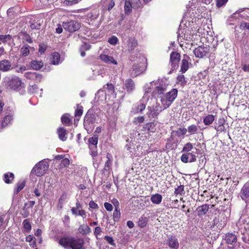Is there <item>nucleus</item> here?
<instances>
[{
	"mask_svg": "<svg viewBox=\"0 0 249 249\" xmlns=\"http://www.w3.org/2000/svg\"><path fill=\"white\" fill-rule=\"evenodd\" d=\"M104 206L107 211H111L113 210L112 205L109 203L105 202L104 203Z\"/></svg>",
	"mask_w": 249,
	"mask_h": 249,
	"instance_id": "60",
	"label": "nucleus"
},
{
	"mask_svg": "<svg viewBox=\"0 0 249 249\" xmlns=\"http://www.w3.org/2000/svg\"><path fill=\"white\" fill-rule=\"evenodd\" d=\"M30 48H31V47L27 44L22 47L20 49V53L22 55L24 56H27L30 53Z\"/></svg>",
	"mask_w": 249,
	"mask_h": 249,
	"instance_id": "30",
	"label": "nucleus"
},
{
	"mask_svg": "<svg viewBox=\"0 0 249 249\" xmlns=\"http://www.w3.org/2000/svg\"><path fill=\"white\" fill-rule=\"evenodd\" d=\"M13 120V117L11 115H8L4 117L1 124V127L3 128L6 127Z\"/></svg>",
	"mask_w": 249,
	"mask_h": 249,
	"instance_id": "25",
	"label": "nucleus"
},
{
	"mask_svg": "<svg viewBox=\"0 0 249 249\" xmlns=\"http://www.w3.org/2000/svg\"><path fill=\"white\" fill-rule=\"evenodd\" d=\"M175 193L177 195H182L184 194V186L180 185L178 186L177 188L176 189Z\"/></svg>",
	"mask_w": 249,
	"mask_h": 249,
	"instance_id": "45",
	"label": "nucleus"
},
{
	"mask_svg": "<svg viewBox=\"0 0 249 249\" xmlns=\"http://www.w3.org/2000/svg\"><path fill=\"white\" fill-rule=\"evenodd\" d=\"M177 80L178 82H181L182 84L185 83L184 76L182 74L178 75L177 77Z\"/></svg>",
	"mask_w": 249,
	"mask_h": 249,
	"instance_id": "61",
	"label": "nucleus"
},
{
	"mask_svg": "<svg viewBox=\"0 0 249 249\" xmlns=\"http://www.w3.org/2000/svg\"><path fill=\"white\" fill-rule=\"evenodd\" d=\"M100 59L108 64L117 65V62L111 56H109L105 54H101L100 55Z\"/></svg>",
	"mask_w": 249,
	"mask_h": 249,
	"instance_id": "16",
	"label": "nucleus"
},
{
	"mask_svg": "<svg viewBox=\"0 0 249 249\" xmlns=\"http://www.w3.org/2000/svg\"><path fill=\"white\" fill-rule=\"evenodd\" d=\"M147 218L145 217H140L138 221V226L141 228L145 227L147 224Z\"/></svg>",
	"mask_w": 249,
	"mask_h": 249,
	"instance_id": "35",
	"label": "nucleus"
},
{
	"mask_svg": "<svg viewBox=\"0 0 249 249\" xmlns=\"http://www.w3.org/2000/svg\"><path fill=\"white\" fill-rule=\"evenodd\" d=\"M36 72H27L25 73L24 76L29 79L35 80Z\"/></svg>",
	"mask_w": 249,
	"mask_h": 249,
	"instance_id": "39",
	"label": "nucleus"
},
{
	"mask_svg": "<svg viewBox=\"0 0 249 249\" xmlns=\"http://www.w3.org/2000/svg\"><path fill=\"white\" fill-rule=\"evenodd\" d=\"M187 132V129L185 128H179L176 132L177 135L178 137L184 135Z\"/></svg>",
	"mask_w": 249,
	"mask_h": 249,
	"instance_id": "42",
	"label": "nucleus"
},
{
	"mask_svg": "<svg viewBox=\"0 0 249 249\" xmlns=\"http://www.w3.org/2000/svg\"><path fill=\"white\" fill-rule=\"evenodd\" d=\"M25 183L24 181L18 182L16 185L17 189L15 193L16 194H18L21 190L23 189V188L25 186Z\"/></svg>",
	"mask_w": 249,
	"mask_h": 249,
	"instance_id": "38",
	"label": "nucleus"
},
{
	"mask_svg": "<svg viewBox=\"0 0 249 249\" xmlns=\"http://www.w3.org/2000/svg\"><path fill=\"white\" fill-rule=\"evenodd\" d=\"M22 224L26 231L29 232L31 231V225L28 219L24 220Z\"/></svg>",
	"mask_w": 249,
	"mask_h": 249,
	"instance_id": "33",
	"label": "nucleus"
},
{
	"mask_svg": "<svg viewBox=\"0 0 249 249\" xmlns=\"http://www.w3.org/2000/svg\"><path fill=\"white\" fill-rule=\"evenodd\" d=\"M228 1V0H217L216 5L217 7H220L222 6Z\"/></svg>",
	"mask_w": 249,
	"mask_h": 249,
	"instance_id": "59",
	"label": "nucleus"
},
{
	"mask_svg": "<svg viewBox=\"0 0 249 249\" xmlns=\"http://www.w3.org/2000/svg\"><path fill=\"white\" fill-rule=\"evenodd\" d=\"M178 90L176 89H173L171 90L166 93L165 97L172 103L176 98L178 95Z\"/></svg>",
	"mask_w": 249,
	"mask_h": 249,
	"instance_id": "17",
	"label": "nucleus"
},
{
	"mask_svg": "<svg viewBox=\"0 0 249 249\" xmlns=\"http://www.w3.org/2000/svg\"><path fill=\"white\" fill-rule=\"evenodd\" d=\"M180 59V54L177 52H172L170 54V63L173 71L178 67V63Z\"/></svg>",
	"mask_w": 249,
	"mask_h": 249,
	"instance_id": "8",
	"label": "nucleus"
},
{
	"mask_svg": "<svg viewBox=\"0 0 249 249\" xmlns=\"http://www.w3.org/2000/svg\"><path fill=\"white\" fill-rule=\"evenodd\" d=\"M162 199V196L159 194L153 195L150 198L152 202L155 204H159L161 202Z\"/></svg>",
	"mask_w": 249,
	"mask_h": 249,
	"instance_id": "23",
	"label": "nucleus"
},
{
	"mask_svg": "<svg viewBox=\"0 0 249 249\" xmlns=\"http://www.w3.org/2000/svg\"><path fill=\"white\" fill-rule=\"evenodd\" d=\"M131 8H133L131 0H125L124 4V10L126 13L130 12Z\"/></svg>",
	"mask_w": 249,
	"mask_h": 249,
	"instance_id": "34",
	"label": "nucleus"
},
{
	"mask_svg": "<svg viewBox=\"0 0 249 249\" xmlns=\"http://www.w3.org/2000/svg\"><path fill=\"white\" fill-rule=\"evenodd\" d=\"M22 212L21 213V214L23 218L27 217L30 214V212L28 208H27L25 206L22 209Z\"/></svg>",
	"mask_w": 249,
	"mask_h": 249,
	"instance_id": "41",
	"label": "nucleus"
},
{
	"mask_svg": "<svg viewBox=\"0 0 249 249\" xmlns=\"http://www.w3.org/2000/svg\"><path fill=\"white\" fill-rule=\"evenodd\" d=\"M146 69V66L143 63H135L129 70L130 75L132 77H136L142 73Z\"/></svg>",
	"mask_w": 249,
	"mask_h": 249,
	"instance_id": "5",
	"label": "nucleus"
},
{
	"mask_svg": "<svg viewBox=\"0 0 249 249\" xmlns=\"http://www.w3.org/2000/svg\"><path fill=\"white\" fill-rule=\"evenodd\" d=\"M83 114V107H82L80 108L77 109L75 111V117H80Z\"/></svg>",
	"mask_w": 249,
	"mask_h": 249,
	"instance_id": "55",
	"label": "nucleus"
},
{
	"mask_svg": "<svg viewBox=\"0 0 249 249\" xmlns=\"http://www.w3.org/2000/svg\"><path fill=\"white\" fill-rule=\"evenodd\" d=\"M160 101L161 102L162 105L164 107V109H165L168 107L172 103L171 102H170L166 97H160Z\"/></svg>",
	"mask_w": 249,
	"mask_h": 249,
	"instance_id": "31",
	"label": "nucleus"
},
{
	"mask_svg": "<svg viewBox=\"0 0 249 249\" xmlns=\"http://www.w3.org/2000/svg\"><path fill=\"white\" fill-rule=\"evenodd\" d=\"M46 49H47V47L45 44H40L39 45L38 52L40 53H43L45 52V51L46 50Z\"/></svg>",
	"mask_w": 249,
	"mask_h": 249,
	"instance_id": "54",
	"label": "nucleus"
},
{
	"mask_svg": "<svg viewBox=\"0 0 249 249\" xmlns=\"http://www.w3.org/2000/svg\"><path fill=\"white\" fill-rule=\"evenodd\" d=\"M166 79H159L156 82V86L152 92L153 96L161 97V96L166 91L167 84H166Z\"/></svg>",
	"mask_w": 249,
	"mask_h": 249,
	"instance_id": "3",
	"label": "nucleus"
},
{
	"mask_svg": "<svg viewBox=\"0 0 249 249\" xmlns=\"http://www.w3.org/2000/svg\"><path fill=\"white\" fill-rule=\"evenodd\" d=\"M119 202L116 201V204H114L115 205V210L113 213V219L115 221H117L119 220L120 216L121 213L120 212V209L119 207Z\"/></svg>",
	"mask_w": 249,
	"mask_h": 249,
	"instance_id": "21",
	"label": "nucleus"
},
{
	"mask_svg": "<svg viewBox=\"0 0 249 249\" xmlns=\"http://www.w3.org/2000/svg\"><path fill=\"white\" fill-rule=\"evenodd\" d=\"M181 160L184 163H187L190 162V159L188 158V155L187 153L183 154L181 157Z\"/></svg>",
	"mask_w": 249,
	"mask_h": 249,
	"instance_id": "49",
	"label": "nucleus"
},
{
	"mask_svg": "<svg viewBox=\"0 0 249 249\" xmlns=\"http://www.w3.org/2000/svg\"><path fill=\"white\" fill-rule=\"evenodd\" d=\"M35 204V201H29L28 202L25 203L24 204V206H25L27 208H28V209H30V208H32Z\"/></svg>",
	"mask_w": 249,
	"mask_h": 249,
	"instance_id": "57",
	"label": "nucleus"
},
{
	"mask_svg": "<svg viewBox=\"0 0 249 249\" xmlns=\"http://www.w3.org/2000/svg\"><path fill=\"white\" fill-rule=\"evenodd\" d=\"M133 8L139 7L141 6V2L140 0H131Z\"/></svg>",
	"mask_w": 249,
	"mask_h": 249,
	"instance_id": "50",
	"label": "nucleus"
},
{
	"mask_svg": "<svg viewBox=\"0 0 249 249\" xmlns=\"http://www.w3.org/2000/svg\"><path fill=\"white\" fill-rule=\"evenodd\" d=\"M225 240L228 244L232 245L237 241V238L235 234L231 233H228L226 234Z\"/></svg>",
	"mask_w": 249,
	"mask_h": 249,
	"instance_id": "18",
	"label": "nucleus"
},
{
	"mask_svg": "<svg viewBox=\"0 0 249 249\" xmlns=\"http://www.w3.org/2000/svg\"><path fill=\"white\" fill-rule=\"evenodd\" d=\"M70 164V160L67 158H65L61 161L60 166L61 168L65 167L68 166Z\"/></svg>",
	"mask_w": 249,
	"mask_h": 249,
	"instance_id": "44",
	"label": "nucleus"
},
{
	"mask_svg": "<svg viewBox=\"0 0 249 249\" xmlns=\"http://www.w3.org/2000/svg\"><path fill=\"white\" fill-rule=\"evenodd\" d=\"M80 27V23L75 20H71L69 22L63 23V27L64 29L69 32L72 33L78 31Z\"/></svg>",
	"mask_w": 249,
	"mask_h": 249,
	"instance_id": "6",
	"label": "nucleus"
},
{
	"mask_svg": "<svg viewBox=\"0 0 249 249\" xmlns=\"http://www.w3.org/2000/svg\"><path fill=\"white\" fill-rule=\"evenodd\" d=\"M240 28L241 29H244L246 28L249 30V23L246 22H242L240 25Z\"/></svg>",
	"mask_w": 249,
	"mask_h": 249,
	"instance_id": "58",
	"label": "nucleus"
},
{
	"mask_svg": "<svg viewBox=\"0 0 249 249\" xmlns=\"http://www.w3.org/2000/svg\"><path fill=\"white\" fill-rule=\"evenodd\" d=\"M240 195L241 198L244 201H247L249 199V184H246L243 186L242 188L241 189Z\"/></svg>",
	"mask_w": 249,
	"mask_h": 249,
	"instance_id": "14",
	"label": "nucleus"
},
{
	"mask_svg": "<svg viewBox=\"0 0 249 249\" xmlns=\"http://www.w3.org/2000/svg\"><path fill=\"white\" fill-rule=\"evenodd\" d=\"M79 232L82 234H86L90 232V228L87 225H81L78 229Z\"/></svg>",
	"mask_w": 249,
	"mask_h": 249,
	"instance_id": "27",
	"label": "nucleus"
},
{
	"mask_svg": "<svg viewBox=\"0 0 249 249\" xmlns=\"http://www.w3.org/2000/svg\"><path fill=\"white\" fill-rule=\"evenodd\" d=\"M12 39V36L10 35H0V41L5 43Z\"/></svg>",
	"mask_w": 249,
	"mask_h": 249,
	"instance_id": "36",
	"label": "nucleus"
},
{
	"mask_svg": "<svg viewBox=\"0 0 249 249\" xmlns=\"http://www.w3.org/2000/svg\"><path fill=\"white\" fill-rule=\"evenodd\" d=\"M148 110L149 111L147 113L148 116L149 117L152 118H157L162 110L161 107L159 105L154 107H148Z\"/></svg>",
	"mask_w": 249,
	"mask_h": 249,
	"instance_id": "11",
	"label": "nucleus"
},
{
	"mask_svg": "<svg viewBox=\"0 0 249 249\" xmlns=\"http://www.w3.org/2000/svg\"><path fill=\"white\" fill-rule=\"evenodd\" d=\"M193 148V145L191 143L188 142L186 143L185 146L183 147L182 152L188 153L190 151H191Z\"/></svg>",
	"mask_w": 249,
	"mask_h": 249,
	"instance_id": "40",
	"label": "nucleus"
},
{
	"mask_svg": "<svg viewBox=\"0 0 249 249\" xmlns=\"http://www.w3.org/2000/svg\"><path fill=\"white\" fill-rule=\"evenodd\" d=\"M209 47L207 45H202L195 48L193 52L196 57L202 58L209 53Z\"/></svg>",
	"mask_w": 249,
	"mask_h": 249,
	"instance_id": "9",
	"label": "nucleus"
},
{
	"mask_svg": "<svg viewBox=\"0 0 249 249\" xmlns=\"http://www.w3.org/2000/svg\"><path fill=\"white\" fill-rule=\"evenodd\" d=\"M118 39L115 36H112L108 39V42L111 45H115L118 42Z\"/></svg>",
	"mask_w": 249,
	"mask_h": 249,
	"instance_id": "48",
	"label": "nucleus"
},
{
	"mask_svg": "<svg viewBox=\"0 0 249 249\" xmlns=\"http://www.w3.org/2000/svg\"><path fill=\"white\" fill-rule=\"evenodd\" d=\"M89 206L90 208L94 209H96L98 208L97 204L93 201H90L89 203Z\"/></svg>",
	"mask_w": 249,
	"mask_h": 249,
	"instance_id": "62",
	"label": "nucleus"
},
{
	"mask_svg": "<svg viewBox=\"0 0 249 249\" xmlns=\"http://www.w3.org/2000/svg\"><path fill=\"white\" fill-rule=\"evenodd\" d=\"M78 2V0H66L64 1V4L69 6V5H72L73 4H75L77 3Z\"/></svg>",
	"mask_w": 249,
	"mask_h": 249,
	"instance_id": "53",
	"label": "nucleus"
},
{
	"mask_svg": "<svg viewBox=\"0 0 249 249\" xmlns=\"http://www.w3.org/2000/svg\"><path fill=\"white\" fill-rule=\"evenodd\" d=\"M13 67L10 61L4 59L0 61V71L2 72H6L12 70Z\"/></svg>",
	"mask_w": 249,
	"mask_h": 249,
	"instance_id": "12",
	"label": "nucleus"
},
{
	"mask_svg": "<svg viewBox=\"0 0 249 249\" xmlns=\"http://www.w3.org/2000/svg\"><path fill=\"white\" fill-rule=\"evenodd\" d=\"M58 243L65 249H86L84 240L82 238L64 236L59 239Z\"/></svg>",
	"mask_w": 249,
	"mask_h": 249,
	"instance_id": "1",
	"label": "nucleus"
},
{
	"mask_svg": "<svg viewBox=\"0 0 249 249\" xmlns=\"http://www.w3.org/2000/svg\"><path fill=\"white\" fill-rule=\"evenodd\" d=\"M59 138L62 141H65L67 139L66 135L67 131L63 127H60L58 128L57 131Z\"/></svg>",
	"mask_w": 249,
	"mask_h": 249,
	"instance_id": "20",
	"label": "nucleus"
},
{
	"mask_svg": "<svg viewBox=\"0 0 249 249\" xmlns=\"http://www.w3.org/2000/svg\"><path fill=\"white\" fill-rule=\"evenodd\" d=\"M168 245L170 248L175 249H178L179 247L178 243L177 241V239L175 238V236H172L169 240Z\"/></svg>",
	"mask_w": 249,
	"mask_h": 249,
	"instance_id": "24",
	"label": "nucleus"
},
{
	"mask_svg": "<svg viewBox=\"0 0 249 249\" xmlns=\"http://www.w3.org/2000/svg\"><path fill=\"white\" fill-rule=\"evenodd\" d=\"M209 209V207L208 205L205 204L201 206H199L197 208V211L198 212V215L200 216L202 215H204L207 213Z\"/></svg>",
	"mask_w": 249,
	"mask_h": 249,
	"instance_id": "22",
	"label": "nucleus"
},
{
	"mask_svg": "<svg viewBox=\"0 0 249 249\" xmlns=\"http://www.w3.org/2000/svg\"><path fill=\"white\" fill-rule=\"evenodd\" d=\"M71 120L68 117V114H64L61 117V122L63 124L69 125Z\"/></svg>",
	"mask_w": 249,
	"mask_h": 249,
	"instance_id": "37",
	"label": "nucleus"
},
{
	"mask_svg": "<svg viewBox=\"0 0 249 249\" xmlns=\"http://www.w3.org/2000/svg\"><path fill=\"white\" fill-rule=\"evenodd\" d=\"M188 158L190 159V162H194L196 160V157L195 155L191 152L187 153Z\"/></svg>",
	"mask_w": 249,
	"mask_h": 249,
	"instance_id": "52",
	"label": "nucleus"
},
{
	"mask_svg": "<svg viewBox=\"0 0 249 249\" xmlns=\"http://www.w3.org/2000/svg\"><path fill=\"white\" fill-rule=\"evenodd\" d=\"M106 86L108 91L111 94H113L114 92V86L112 84H107Z\"/></svg>",
	"mask_w": 249,
	"mask_h": 249,
	"instance_id": "51",
	"label": "nucleus"
},
{
	"mask_svg": "<svg viewBox=\"0 0 249 249\" xmlns=\"http://www.w3.org/2000/svg\"><path fill=\"white\" fill-rule=\"evenodd\" d=\"M5 82L7 87L14 90L20 87L22 83L21 79L18 77L8 78L6 79Z\"/></svg>",
	"mask_w": 249,
	"mask_h": 249,
	"instance_id": "7",
	"label": "nucleus"
},
{
	"mask_svg": "<svg viewBox=\"0 0 249 249\" xmlns=\"http://www.w3.org/2000/svg\"><path fill=\"white\" fill-rule=\"evenodd\" d=\"M51 63L53 65L58 64L60 60V55L58 53L54 52L52 54Z\"/></svg>",
	"mask_w": 249,
	"mask_h": 249,
	"instance_id": "28",
	"label": "nucleus"
},
{
	"mask_svg": "<svg viewBox=\"0 0 249 249\" xmlns=\"http://www.w3.org/2000/svg\"><path fill=\"white\" fill-rule=\"evenodd\" d=\"M30 27L32 29H39L41 27V24L38 21L34 20L31 23Z\"/></svg>",
	"mask_w": 249,
	"mask_h": 249,
	"instance_id": "43",
	"label": "nucleus"
},
{
	"mask_svg": "<svg viewBox=\"0 0 249 249\" xmlns=\"http://www.w3.org/2000/svg\"><path fill=\"white\" fill-rule=\"evenodd\" d=\"M215 120V116L209 114L203 118V123L205 125L211 124Z\"/></svg>",
	"mask_w": 249,
	"mask_h": 249,
	"instance_id": "26",
	"label": "nucleus"
},
{
	"mask_svg": "<svg viewBox=\"0 0 249 249\" xmlns=\"http://www.w3.org/2000/svg\"><path fill=\"white\" fill-rule=\"evenodd\" d=\"M101 232V229L100 227H96L95 228L94 231V234L96 236H97L98 235L100 234Z\"/></svg>",
	"mask_w": 249,
	"mask_h": 249,
	"instance_id": "64",
	"label": "nucleus"
},
{
	"mask_svg": "<svg viewBox=\"0 0 249 249\" xmlns=\"http://www.w3.org/2000/svg\"><path fill=\"white\" fill-rule=\"evenodd\" d=\"M145 105L143 103H141L140 105L138 106L136 108V112H142L143 110H144L145 108Z\"/></svg>",
	"mask_w": 249,
	"mask_h": 249,
	"instance_id": "46",
	"label": "nucleus"
},
{
	"mask_svg": "<svg viewBox=\"0 0 249 249\" xmlns=\"http://www.w3.org/2000/svg\"><path fill=\"white\" fill-rule=\"evenodd\" d=\"M96 120V115L93 111L89 110L84 117V126L88 133L92 132L94 128Z\"/></svg>",
	"mask_w": 249,
	"mask_h": 249,
	"instance_id": "2",
	"label": "nucleus"
},
{
	"mask_svg": "<svg viewBox=\"0 0 249 249\" xmlns=\"http://www.w3.org/2000/svg\"><path fill=\"white\" fill-rule=\"evenodd\" d=\"M190 57L186 54H184L181 60L180 71L182 73H185L189 69V60Z\"/></svg>",
	"mask_w": 249,
	"mask_h": 249,
	"instance_id": "13",
	"label": "nucleus"
},
{
	"mask_svg": "<svg viewBox=\"0 0 249 249\" xmlns=\"http://www.w3.org/2000/svg\"><path fill=\"white\" fill-rule=\"evenodd\" d=\"M98 136L94 135L89 140V148L91 150L92 155L95 157L97 155V144L98 143Z\"/></svg>",
	"mask_w": 249,
	"mask_h": 249,
	"instance_id": "10",
	"label": "nucleus"
},
{
	"mask_svg": "<svg viewBox=\"0 0 249 249\" xmlns=\"http://www.w3.org/2000/svg\"><path fill=\"white\" fill-rule=\"evenodd\" d=\"M198 130V127L196 125L192 124L188 127L187 131L191 134L193 135L196 133Z\"/></svg>",
	"mask_w": 249,
	"mask_h": 249,
	"instance_id": "29",
	"label": "nucleus"
},
{
	"mask_svg": "<svg viewBox=\"0 0 249 249\" xmlns=\"http://www.w3.org/2000/svg\"><path fill=\"white\" fill-rule=\"evenodd\" d=\"M130 42L128 44V47H129V51H132L134 50V49L137 46V43L134 40H129Z\"/></svg>",
	"mask_w": 249,
	"mask_h": 249,
	"instance_id": "47",
	"label": "nucleus"
},
{
	"mask_svg": "<svg viewBox=\"0 0 249 249\" xmlns=\"http://www.w3.org/2000/svg\"><path fill=\"white\" fill-rule=\"evenodd\" d=\"M66 197V196L65 195H62L61 196L59 199V204L60 205L61 208L62 207L63 202L65 200Z\"/></svg>",
	"mask_w": 249,
	"mask_h": 249,
	"instance_id": "63",
	"label": "nucleus"
},
{
	"mask_svg": "<svg viewBox=\"0 0 249 249\" xmlns=\"http://www.w3.org/2000/svg\"><path fill=\"white\" fill-rule=\"evenodd\" d=\"M43 65V63L41 61L33 60L30 62L31 67L35 70H40Z\"/></svg>",
	"mask_w": 249,
	"mask_h": 249,
	"instance_id": "19",
	"label": "nucleus"
},
{
	"mask_svg": "<svg viewBox=\"0 0 249 249\" xmlns=\"http://www.w3.org/2000/svg\"><path fill=\"white\" fill-rule=\"evenodd\" d=\"M5 178V182L6 183H10L12 182V181L13 180L14 178V175L12 173H9L8 174H5L4 175Z\"/></svg>",
	"mask_w": 249,
	"mask_h": 249,
	"instance_id": "32",
	"label": "nucleus"
},
{
	"mask_svg": "<svg viewBox=\"0 0 249 249\" xmlns=\"http://www.w3.org/2000/svg\"><path fill=\"white\" fill-rule=\"evenodd\" d=\"M105 239L107 241L109 244H110L111 245H114L115 244L114 243V240L113 238L109 236H105Z\"/></svg>",
	"mask_w": 249,
	"mask_h": 249,
	"instance_id": "56",
	"label": "nucleus"
},
{
	"mask_svg": "<svg viewBox=\"0 0 249 249\" xmlns=\"http://www.w3.org/2000/svg\"><path fill=\"white\" fill-rule=\"evenodd\" d=\"M124 89L129 93H131L135 88L134 82L130 78L127 79L124 82Z\"/></svg>",
	"mask_w": 249,
	"mask_h": 249,
	"instance_id": "15",
	"label": "nucleus"
},
{
	"mask_svg": "<svg viewBox=\"0 0 249 249\" xmlns=\"http://www.w3.org/2000/svg\"><path fill=\"white\" fill-rule=\"evenodd\" d=\"M48 168V163L45 161L42 160L36 164L32 169V172H34L37 176L41 177L45 174Z\"/></svg>",
	"mask_w": 249,
	"mask_h": 249,
	"instance_id": "4",
	"label": "nucleus"
}]
</instances>
